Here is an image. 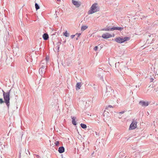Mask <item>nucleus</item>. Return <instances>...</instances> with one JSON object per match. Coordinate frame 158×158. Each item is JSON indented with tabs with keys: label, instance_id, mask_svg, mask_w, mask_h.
<instances>
[{
	"label": "nucleus",
	"instance_id": "nucleus-11",
	"mask_svg": "<svg viewBox=\"0 0 158 158\" xmlns=\"http://www.w3.org/2000/svg\"><path fill=\"white\" fill-rule=\"evenodd\" d=\"M123 27H112V31L114 30L121 31L123 29Z\"/></svg>",
	"mask_w": 158,
	"mask_h": 158
},
{
	"label": "nucleus",
	"instance_id": "nucleus-24",
	"mask_svg": "<svg viewBox=\"0 0 158 158\" xmlns=\"http://www.w3.org/2000/svg\"><path fill=\"white\" fill-rule=\"evenodd\" d=\"M98 47L97 46H96L94 48V50L95 51H96L98 49Z\"/></svg>",
	"mask_w": 158,
	"mask_h": 158
},
{
	"label": "nucleus",
	"instance_id": "nucleus-41",
	"mask_svg": "<svg viewBox=\"0 0 158 158\" xmlns=\"http://www.w3.org/2000/svg\"><path fill=\"white\" fill-rule=\"evenodd\" d=\"M37 157H38V156H39L38 155H37Z\"/></svg>",
	"mask_w": 158,
	"mask_h": 158
},
{
	"label": "nucleus",
	"instance_id": "nucleus-38",
	"mask_svg": "<svg viewBox=\"0 0 158 158\" xmlns=\"http://www.w3.org/2000/svg\"><path fill=\"white\" fill-rule=\"evenodd\" d=\"M100 71L102 72V70H100Z\"/></svg>",
	"mask_w": 158,
	"mask_h": 158
},
{
	"label": "nucleus",
	"instance_id": "nucleus-12",
	"mask_svg": "<svg viewBox=\"0 0 158 158\" xmlns=\"http://www.w3.org/2000/svg\"><path fill=\"white\" fill-rule=\"evenodd\" d=\"M45 69H44L40 68L39 69V72L40 75L42 76L43 75H44L45 72Z\"/></svg>",
	"mask_w": 158,
	"mask_h": 158
},
{
	"label": "nucleus",
	"instance_id": "nucleus-18",
	"mask_svg": "<svg viewBox=\"0 0 158 158\" xmlns=\"http://www.w3.org/2000/svg\"><path fill=\"white\" fill-rule=\"evenodd\" d=\"M81 127L83 129H85L87 127V126L86 124L83 123H81L80 124Z\"/></svg>",
	"mask_w": 158,
	"mask_h": 158
},
{
	"label": "nucleus",
	"instance_id": "nucleus-28",
	"mask_svg": "<svg viewBox=\"0 0 158 158\" xmlns=\"http://www.w3.org/2000/svg\"><path fill=\"white\" fill-rule=\"evenodd\" d=\"M75 36V35H72L71 36V39H73Z\"/></svg>",
	"mask_w": 158,
	"mask_h": 158
},
{
	"label": "nucleus",
	"instance_id": "nucleus-2",
	"mask_svg": "<svg viewBox=\"0 0 158 158\" xmlns=\"http://www.w3.org/2000/svg\"><path fill=\"white\" fill-rule=\"evenodd\" d=\"M114 90L109 86H106V90L105 94L103 96V98H106L114 94Z\"/></svg>",
	"mask_w": 158,
	"mask_h": 158
},
{
	"label": "nucleus",
	"instance_id": "nucleus-21",
	"mask_svg": "<svg viewBox=\"0 0 158 158\" xmlns=\"http://www.w3.org/2000/svg\"><path fill=\"white\" fill-rule=\"evenodd\" d=\"M55 145L56 146H59V142L58 141H57L55 143Z\"/></svg>",
	"mask_w": 158,
	"mask_h": 158
},
{
	"label": "nucleus",
	"instance_id": "nucleus-36",
	"mask_svg": "<svg viewBox=\"0 0 158 158\" xmlns=\"http://www.w3.org/2000/svg\"><path fill=\"white\" fill-rule=\"evenodd\" d=\"M95 133L96 134V135H97V132H96Z\"/></svg>",
	"mask_w": 158,
	"mask_h": 158
},
{
	"label": "nucleus",
	"instance_id": "nucleus-29",
	"mask_svg": "<svg viewBox=\"0 0 158 158\" xmlns=\"http://www.w3.org/2000/svg\"><path fill=\"white\" fill-rule=\"evenodd\" d=\"M125 112V111H121V112H120L119 113L120 114H123Z\"/></svg>",
	"mask_w": 158,
	"mask_h": 158
},
{
	"label": "nucleus",
	"instance_id": "nucleus-32",
	"mask_svg": "<svg viewBox=\"0 0 158 158\" xmlns=\"http://www.w3.org/2000/svg\"><path fill=\"white\" fill-rule=\"evenodd\" d=\"M46 61H48V58L47 57H46Z\"/></svg>",
	"mask_w": 158,
	"mask_h": 158
},
{
	"label": "nucleus",
	"instance_id": "nucleus-13",
	"mask_svg": "<svg viewBox=\"0 0 158 158\" xmlns=\"http://www.w3.org/2000/svg\"><path fill=\"white\" fill-rule=\"evenodd\" d=\"M43 38L44 40H47L49 38L48 34L47 33H44L43 35Z\"/></svg>",
	"mask_w": 158,
	"mask_h": 158
},
{
	"label": "nucleus",
	"instance_id": "nucleus-40",
	"mask_svg": "<svg viewBox=\"0 0 158 158\" xmlns=\"http://www.w3.org/2000/svg\"><path fill=\"white\" fill-rule=\"evenodd\" d=\"M57 88L56 87L55 89H56Z\"/></svg>",
	"mask_w": 158,
	"mask_h": 158
},
{
	"label": "nucleus",
	"instance_id": "nucleus-34",
	"mask_svg": "<svg viewBox=\"0 0 158 158\" xmlns=\"http://www.w3.org/2000/svg\"><path fill=\"white\" fill-rule=\"evenodd\" d=\"M57 0V3H58V2H59L60 1V0Z\"/></svg>",
	"mask_w": 158,
	"mask_h": 158
},
{
	"label": "nucleus",
	"instance_id": "nucleus-16",
	"mask_svg": "<svg viewBox=\"0 0 158 158\" xmlns=\"http://www.w3.org/2000/svg\"><path fill=\"white\" fill-rule=\"evenodd\" d=\"M61 44V43L60 42H58L57 43L56 45V47L57 48V51L59 52V48H60V46Z\"/></svg>",
	"mask_w": 158,
	"mask_h": 158
},
{
	"label": "nucleus",
	"instance_id": "nucleus-10",
	"mask_svg": "<svg viewBox=\"0 0 158 158\" xmlns=\"http://www.w3.org/2000/svg\"><path fill=\"white\" fill-rule=\"evenodd\" d=\"M58 151L60 153H61L64 152V147H60L58 148Z\"/></svg>",
	"mask_w": 158,
	"mask_h": 158
},
{
	"label": "nucleus",
	"instance_id": "nucleus-23",
	"mask_svg": "<svg viewBox=\"0 0 158 158\" xmlns=\"http://www.w3.org/2000/svg\"><path fill=\"white\" fill-rule=\"evenodd\" d=\"M76 35H77V37L76 38V40H78V37L80 36L81 35V33H77L76 34Z\"/></svg>",
	"mask_w": 158,
	"mask_h": 158
},
{
	"label": "nucleus",
	"instance_id": "nucleus-15",
	"mask_svg": "<svg viewBox=\"0 0 158 158\" xmlns=\"http://www.w3.org/2000/svg\"><path fill=\"white\" fill-rule=\"evenodd\" d=\"M81 83L78 82L77 83L76 85V89L78 90L80 89L81 87Z\"/></svg>",
	"mask_w": 158,
	"mask_h": 158
},
{
	"label": "nucleus",
	"instance_id": "nucleus-39",
	"mask_svg": "<svg viewBox=\"0 0 158 158\" xmlns=\"http://www.w3.org/2000/svg\"><path fill=\"white\" fill-rule=\"evenodd\" d=\"M8 35H9V32H8Z\"/></svg>",
	"mask_w": 158,
	"mask_h": 158
},
{
	"label": "nucleus",
	"instance_id": "nucleus-1",
	"mask_svg": "<svg viewBox=\"0 0 158 158\" xmlns=\"http://www.w3.org/2000/svg\"><path fill=\"white\" fill-rule=\"evenodd\" d=\"M11 89L8 91V92H5L2 90L3 95L4 98V100L2 98H0V104H1L4 103H5L7 107L8 110L9 109V106L10 105V92Z\"/></svg>",
	"mask_w": 158,
	"mask_h": 158
},
{
	"label": "nucleus",
	"instance_id": "nucleus-14",
	"mask_svg": "<svg viewBox=\"0 0 158 158\" xmlns=\"http://www.w3.org/2000/svg\"><path fill=\"white\" fill-rule=\"evenodd\" d=\"M72 118V124L74 125H77V123L75 121L76 118L74 117H71Z\"/></svg>",
	"mask_w": 158,
	"mask_h": 158
},
{
	"label": "nucleus",
	"instance_id": "nucleus-35",
	"mask_svg": "<svg viewBox=\"0 0 158 158\" xmlns=\"http://www.w3.org/2000/svg\"><path fill=\"white\" fill-rule=\"evenodd\" d=\"M66 42V40H64V41L63 42V43H65Z\"/></svg>",
	"mask_w": 158,
	"mask_h": 158
},
{
	"label": "nucleus",
	"instance_id": "nucleus-9",
	"mask_svg": "<svg viewBox=\"0 0 158 158\" xmlns=\"http://www.w3.org/2000/svg\"><path fill=\"white\" fill-rule=\"evenodd\" d=\"M112 27H111L110 26L106 27V28H103L102 29V31H112Z\"/></svg>",
	"mask_w": 158,
	"mask_h": 158
},
{
	"label": "nucleus",
	"instance_id": "nucleus-19",
	"mask_svg": "<svg viewBox=\"0 0 158 158\" xmlns=\"http://www.w3.org/2000/svg\"><path fill=\"white\" fill-rule=\"evenodd\" d=\"M35 6L36 10H38L40 8L39 5L36 3H35Z\"/></svg>",
	"mask_w": 158,
	"mask_h": 158
},
{
	"label": "nucleus",
	"instance_id": "nucleus-27",
	"mask_svg": "<svg viewBox=\"0 0 158 158\" xmlns=\"http://www.w3.org/2000/svg\"><path fill=\"white\" fill-rule=\"evenodd\" d=\"M119 62H118V63H115V65L116 67V66L117 65H119Z\"/></svg>",
	"mask_w": 158,
	"mask_h": 158
},
{
	"label": "nucleus",
	"instance_id": "nucleus-25",
	"mask_svg": "<svg viewBox=\"0 0 158 158\" xmlns=\"http://www.w3.org/2000/svg\"><path fill=\"white\" fill-rule=\"evenodd\" d=\"M40 68H42V69H43L44 68V69H45V66L42 65Z\"/></svg>",
	"mask_w": 158,
	"mask_h": 158
},
{
	"label": "nucleus",
	"instance_id": "nucleus-30",
	"mask_svg": "<svg viewBox=\"0 0 158 158\" xmlns=\"http://www.w3.org/2000/svg\"><path fill=\"white\" fill-rule=\"evenodd\" d=\"M27 153H29V155H30V152L29 151H28V150H27V152H26V153L27 154Z\"/></svg>",
	"mask_w": 158,
	"mask_h": 158
},
{
	"label": "nucleus",
	"instance_id": "nucleus-20",
	"mask_svg": "<svg viewBox=\"0 0 158 158\" xmlns=\"http://www.w3.org/2000/svg\"><path fill=\"white\" fill-rule=\"evenodd\" d=\"M64 35L66 37H69V34L68 33L67 31H66L64 33Z\"/></svg>",
	"mask_w": 158,
	"mask_h": 158
},
{
	"label": "nucleus",
	"instance_id": "nucleus-8",
	"mask_svg": "<svg viewBox=\"0 0 158 158\" xmlns=\"http://www.w3.org/2000/svg\"><path fill=\"white\" fill-rule=\"evenodd\" d=\"M139 104L142 106H146L148 105V102H145L143 101H140L139 102Z\"/></svg>",
	"mask_w": 158,
	"mask_h": 158
},
{
	"label": "nucleus",
	"instance_id": "nucleus-17",
	"mask_svg": "<svg viewBox=\"0 0 158 158\" xmlns=\"http://www.w3.org/2000/svg\"><path fill=\"white\" fill-rule=\"evenodd\" d=\"M88 28V26H86L83 25L81 27V30L82 31H83Z\"/></svg>",
	"mask_w": 158,
	"mask_h": 158
},
{
	"label": "nucleus",
	"instance_id": "nucleus-37",
	"mask_svg": "<svg viewBox=\"0 0 158 158\" xmlns=\"http://www.w3.org/2000/svg\"><path fill=\"white\" fill-rule=\"evenodd\" d=\"M83 146L84 147H85V144L84 143H83Z\"/></svg>",
	"mask_w": 158,
	"mask_h": 158
},
{
	"label": "nucleus",
	"instance_id": "nucleus-42",
	"mask_svg": "<svg viewBox=\"0 0 158 158\" xmlns=\"http://www.w3.org/2000/svg\"><path fill=\"white\" fill-rule=\"evenodd\" d=\"M37 157H38V156H39L38 155H37Z\"/></svg>",
	"mask_w": 158,
	"mask_h": 158
},
{
	"label": "nucleus",
	"instance_id": "nucleus-26",
	"mask_svg": "<svg viewBox=\"0 0 158 158\" xmlns=\"http://www.w3.org/2000/svg\"><path fill=\"white\" fill-rule=\"evenodd\" d=\"M98 77H99L101 79L102 78V76L100 75V74H98Z\"/></svg>",
	"mask_w": 158,
	"mask_h": 158
},
{
	"label": "nucleus",
	"instance_id": "nucleus-33",
	"mask_svg": "<svg viewBox=\"0 0 158 158\" xmlns=\"http://www.w3.org/2000/svg\"><path fill=\"white\" fill-rule=\"evenodd\" d=\"M53 94H54V95H55H55H56H56H55V92L54 91H53Z\"/></svg>",
	"mask_w": 158,
	"mask_h": 158
},
{
	"label": "nucleus",
	"instance_id": "nucleus-4",
	"mask_svg": "<svg viewBox=\"0 0 158 158\" xmlns=\"http://www.w3.org/2000/svg\"><path fill=\"white\" fill-rule=\"evenodd\" d=\"M130 39V37H121L116 38L115 39V40L117 43H122Z\"/></svg>",
	"mask_w": 158,
	"mask_h": 158
},
{
	"label": "nucleus",
	"instance_id": "nucleus-3",
	"mask_svg": "<svg viewBox=\"0 0 158 158\" xmlns=\"http://www.w3.org/2000/svg\"><path fill=\"white\" fill-rule=\"evenodd\" d=\"M99 7L98 6V4L97 3H95L92 5L90 10L88 11V14H92L99 11Z\"/></svg>",
	"mask_w": 158,
	"mask_h": 158
},
{
	"label": "nucleus",
	"instance_id": "nucleus-22",
	"mask_svg": "<svg viewBox=\"0 0 158 158\" xmlns=\"http://www.w3.org/2000/svg\"><path fill=\"white\" fill-rule=\"evenodd\" d=\"M114 107L113 106H112L110 105H109L108 106H106L105 108V109H108L109 107L110 108H113Z\"/></svg>",
	"mask_w": 158,
	"mask_h": 158
},
{
	"label": "nucleus",
	"instance_id": "nucleus-5",
	"mask_svg": "<svg viewBox=\"0 0 158 158\" xmlns=\"http://www.w3.org/2000/svg\"><path fill=\"white\" fill-rule=\"evenodd\" d=\"M136 121H135L134 120H133L132 122L130 125L129 130H133L136 128Z\"/></svg>",
	"mask_w": 158,
	"mask_h": 158
},
{
	"label": "nucleus",
	"instance_id": "nucleus-6",
	"mask_svg": "<svg viewBox=\"0 0 158 158\" xmlns=\"http://www.w3.org/2000/svg\"><path fill=\"white\" fill-rule=\"evenodd\" d=\"M112 37L111 35L108 33H106L102 34V37L104 39H107Z\"/></svg>",
	"mask_w": 158,
	"mask_h": 158
},
{
	"label": "nucleus",
	"instance_id": "nucleus-7",
	"mask_svg": "<svg viewBox=\"0 0 158 158\" xmlns=\"http://www.w3.org/2000/svg\"><path fill=\"white\" fill-rule=\"evenodd\" d=\"M72 2L74 5L77 7H79L81 4L80 2H78L74 0H72Z\"/></svg>",
	"mask_w": 158,
	"mask_h": 158
},
{
	"label": "nucleus",
	"instance_id": "nucleus-31",
	"mask_svg": "<svg viewBox=\"0 0 158 158\" xmlns=\"http://www.w3.org/2000/svg\"><path fill=\"white\" fill-rule=\"evenodd\" d=\"M153 80L154 79L153 78H151L150 79L151 82H152L153 81Z\"/></svg>",
	"mask_w": 158,
	"mask_h": 158
}]
</instances>
